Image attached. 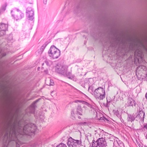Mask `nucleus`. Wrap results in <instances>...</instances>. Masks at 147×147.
<instances>
[{
	"label": "nucleus",
	"instance_id": "f257e3e1",
	"mask_svg": "<svg viewBox=\"0 0 147 147\" xmlns=\"http://www.w3.org/2000/svg\"><path fill=\"white\" fill-rule=\"evenodd\" d=\"M5 123L7 126L14 124V136L18 138L20 136L24 134L29 135L30 132H34L36 129V127L34 124H28L24 126L23 128L24 124L21 121L18 122L15 118L13 113L9 111L6 114L5 118Z\"/></svg>",
	"mask_w": 147,
	"mask_h": 147
},
{
	"label": "nucleus",
	"instance_id": "f03ea898",
	"mask_svg": "<svg viewBox=\"0 0 147 147\" xmlns=\"http://www.w3.org/2000/svg\"><path fill=\"white\" fill-rule=\"evenodd\" d=\"M0 90L7 99L8 108L10 109H17L19 108L20 103L19 101H16L10 86L0 83Z\"/></svg>",
	"mask_w": 147,
	"mask_h": 147
},
{
	"label": "nucleus",
	"instance_id": "7ed1b4c3",
	"mask_svg": "<svg viewBox=\"0 0 147 147\" xmlns=\"http://www.w3.org/2000/svg\"><path fill=\"white\" fill-rule=\"evenodd\" d=\"M14 124L11 125L9 127L5 123V125L2 129L1 134L2 135L4 134L3 137V147H7L9 142L11 141H16L18 140L17 138L14 136Z\"/></svg>",
	"mask_w": 147,
	"mask_h": 147
},
{
	"label": "nucleus",
	"instance_id": "20e7f679",
	"mask_svg": "<svg viewBox=\"0 0 147 147\" xmlns=\"http://www.w3.org/2000/svg\"><path fill=\"white\" fill-rule=\"evenodd\" d=\"M94 96L96 99L98 101L102 100L105 97V90L101 87H98L94 91Z\"/></svg>",
	"mask_w": 147,
	"mask_h": 147
},
{
	"label": "nucleus",
	"instance_id": "39448f33",
	"mask_svg": "<svg viewBox=\"0 0 147 147\" xmlns=\"http://www.w3.org/2000/svg\"><path fill=\"white\" fill-rule=\"evenodd\" d=\"M56 71L58 73L64 75L66 76L69 79H73L74 78V76L72 75L70 72H67V67L65 66H61L59 68H57Z\"/></svg>",
	"mask_w": 147,
	"mask_h": 147
},
{
	"label": "nucleus",
	"instance_id": "423d86ee",
	"mask_svg": "<svg viewBox=\"0 0 147 147\" xmlns=\"http://www.w3.org/2000/svg\"><path fill=\"white\" fill-rule=\"evenodd\" d=\"M147 70V68L145 66L143 65L139 66L136 70V75L138 77V76H140L141 78L143 79L144 77L146 76Z\"/></svg>",
	"mask_w": 147,
	"mask_h": 147
},
{
	"label": "nucleus",
	"instance_id": "0eeeda50",
	"mask_svg": "<svg viewBox=\"0 0 147 147\" xmlns=\"http://www.w3.org/2000/svg\"><path fill=\"white\" fill-rule=\"evenodd\" d=\"M49 53L50 54V56L54 59L57 58L60 55V51L54 46L51 47Z\"/></svg>",
	"mask_w": 147,
	"mask_h": 147
},
{
	"label": "nucleus",
	"instance_id": "6e6552de",
	"mask_svg": "<svg viewBox=\"0 0 147 147\" xmlns=\"http://www.w3.org/2000/svg\"><path fill=\"white\" fill-rule=\"evenodd\" d=\"M107 146L105 139L103 138H99L96 141L92 140V147H105Z\"/></svg>",
	"mask_w": 147,
	"mask_h": 147
},
{
	"label": "nucleus",
	"instance_id": "1a4fd4ad",
	"mask_svg": "<svg viewBox=\"0 0 147 147\" xmlns=\"http://www.w3.org/2000/svg\"><path fill=\"white\" fill-rule=\"evenodd\" d=\"M144 109L143 108L142 109V108L139 107V113L137 116L139 118L140 120L144 121V120L145 113L143 110Z\"/></svg>",
	"mask_w": 147,
	"mask_h": 147
},
{
	"label": "nucleus",
	"instance_id": "9d476101",
	"mask_svg": "<svg viewBox=\"0 0 147 147\" xmlns=\"http://www.w3.org/2000/svg\"><path fill=\"white\" fill-rule=\"evenodd\" d=\"M8 27L7 24L3 23H1L0 25V29L2 30V34L0 33V36H2L5 34V31L6 30Z\"/></svg>",
	"mask_w": 147,
	"mask_h": 147
},
{
	"label": "nucleus",
	"instance_id": "9b49d317",
	"mask_svg": "<svg viewBox=\"0 0 147 147\" xmlns=\"http://www.w3.org/2000/svg\"><path fill=\"white\" fill-rule=\"evenodd\" d=\"M26 15L30 20H32L34 19V12L32 10L27 11Z\"/></svg>",
	"mask_w": 147,
	"mask_h": 147
},
{
	"label": "nucleus",
	"instance_id": "f8f14e48",
	"mask_svg": "<svg viewBox=\"0 0 147 147\" xmlns=\"http://www.w3.org/2000/svg\"><path fill=\"white\" fill-rule=\"evenodd\" d=\"M128 106L130 107L135 106L136 105V102L135 100L132 98H129L128 99Z\"/></svg>",
	"mask_w": 147,
	"mask_h": 147
},
{
	"label": "nucleus",
	"instance_id": "ddd939ff",
	"mask_svg": "<svg viewBox=\"0 0 147 147\" xmlns=\"http://www.w3.org/2000/svg\"><path fill=\"white\" fill-rule=\"evenodd\" d=\"M136 42L135 43L134 45H136L137 47H145L143 42L140 40L137 39Z\"/></svg>",
	"mask_w": 147,
	"mask_h": 147
},
{
	"label": "nucleus",
	"instance_id": "4468645a",
	"mask_svg": "<svg viewBox=\"0 0 147 147\" xmlns=\"http://www.w3.org/2000/svg\"><path fill=\"white\" fill-rule=\"evenodd\" d=\"M67 145L69 147H75L74 139L71 138H69L68 140Z\"/></svg>",
	"mask_w": 147,
	"mask_h": 147
},
{
	"label": "nucleus",
	"instance_id": "2eb2a0df",
	"mask_svg": "<svg viewBox=\"0 0 147 147\" xmlns=\"http://www.w3.org/2000/svg\"><path fill=\"white\" fill-rule=\"evenodd\" d=\"M82 111L81 106L78 105L76 109V114L80 115H82Z\"/></svg>",
	"mask_w": 147,
	"mask_h": 147
},
{
	"label": "nucleus",
	"instance_id": "dca6fc26",
	"mask_svg": "<svg viewBox=\"0 0 147 147\" xmlns=\"http://www.w3.org/2000/svg\"><path fill=\"white\" fill-rule=\"evenodd\" d=\"M135 55H136L139 57L140 59H142V51H141L136 50L135 53Z\"/></svg>",
	"mask_w": 147,
	"mask_h": 147
},
{
	"label": "nucleus",
	"instance_id": "f3484780",
	"mask_svg": "<svg viewBox=\"0 0 147 147\" xmlns=\"http://www.w3.org/2000/svg\"><path fill=\"white\" fill-rule=\"evenodd\" d=\"M74 144L75 145V147H76L77 146H79L81 144V140H75L74 139Z\"/></svg>",
	"mask_w": 147,
	"mask_h": 147
},
{
	"label": "nucleus",
	"instance_id": "a211bd4d",
	"mask_svg": "<svg viewBox=\"0 0 147 147\" xmlns=\"http://www.w3.org/2000/svg\"><path fill=\"white\" fill-rule=\"evenodd\" d=\"M135 117L133 115H129L127 118L128 121H134L135 119Z\"/></svg>",
	"mask_w": 147,
	"mask_h": 147
},
{
	"label": "nucleus",
	"instance_id": "6ab92c4d",
	"mask_svg": "<svg viewBox=\"0 0 147 147\" xmlns=\"http://www.w3.org/2000/svg\"><path fill=\"white\" fill-rule=\"evenodd\" d=\"M76 114H77L76 113H75L74 110H72L71 112V115L72 118L73 119H76Z\"/></svg>",
	"mask_w": 147,
	"mask_h": 147
},
{
	"label": "nucleus",
	"instance_id": "aec40b11",
	"mask_svg": "<svg viewBox=\"0 0 147 147\" xmlns=\"http://www.w3.org/2000/svg\"><path fill=\"white\" fill-rule=\"evenodd\" d=\"M45 63L46 64V65L48 66H50L52 64V62L50 61H45Z\"/></svg>",
	"mask_w": 147,
	"mask_h": 147
},
{
	"label": "nucleus",
	"instance_id": "412c9836",
	"mask_svg": "<svg viewBox=\"0 0 147 147\" xmlns=\"http://www.w3.org/2000/svg\"><path fill=\"white\" fill-rule=\"evenodd\" d=\"M49 85L50 86H53L54 84V82L53 80H50V81L48 82H47V84L49 85Z\"/></svg>",
	"mask_w": 147,
	"mask_h": 147
},
{
	"label": "nucleus",
	"instance_id": "4be33fe9",
	"mask_svg": "<svg viewBox=\"0 0 147 147\" xmlns=\"http://www.w3.org/2000/svg\"><path fill=\"white\" fill-rule=\"evenodd\" d=\"M56 147H67V146L63 143H61L57 145Z\"/></svg>",
	"mask_w": 147,
	"mask_h": 147
},
{
	"label": "nucleus",
	"instance_id": "5701e85b",
	"mask_svg": "<svg viewBox=\"0 0 147 147\" xmlns=\"http://www.w3.org/2000/svg\"><path fill=\"white\" fill-rule=\"evenodd\" d=\"M39 99H38V100H36V101H34L31 105V107L33 108H34L35 107V104L36 103V102H38V101H39Z\"/></svg>",
	"mask_w": 147,
	"mask_h": 147
},
{
	"label": "nucleus",
	"instance_id": "b1692460",
	"mask_svg": "<svg viewBox=\"0 0 147 147\" xmlns=\"http://www.w3.org/2000/svg\"><path fill=\"white\" fill-rule=\"evenodd\" d=\"M82 103L83 104H85V105H86L88 106V107H90L91 106V105L89 104L88 103V102H86L83 101L82 102Z\"/></svg>",
	"mask_w": 147,
	"mask_h": 147
},
{
	"label": "nucleus",
	"instance_id": "393cba45",
	"mask_svg": "<svg viewBox=\"0 0 147 147\" xmlns=\"http://www.w3.org/2000/svg\"><path fill=\"white\" fill-rule=\"evenodd\" d=\"M114 113L117 116H118V115H119V113H118V111H115L114 112Z\"/></svg>",
	"mask_w": 147,
	"mask_h": 147
},
{
	"label": "nucleus",
	"instance_id": "a878e982",
	"mask_svg": "<svg viewBox=\"0 0 147 147\" xmlns=\"http://www.w3.org/2000/svg\"><path fill=\"white\" fill-rule=\"evenodd\" d=\"M104 119H106V120H107V119H106L105 118H104V117H100V120H104Z\"/></svg>",
	"mask_w": 147,
	"mask_h": 147
},
{
	"label": "nucleus",
	"instance_id": "bb28decb",
	"mask_svg": "<svg viewBox=\"0 0 147 147\" xmlns=\"http://www.w3.org/2000/svg\"><path fill=\"white\" fill-rule=\"evenodd\" d=\"M16 147H20L19 144L17 143V142H16Z\"/></svg>",
	"mask_w": 147,
	"mask_h": 147
},
{
	"label": "nucleus",
	"instance_id": "cd10ccee",
	"mask_svg": "<svg viewBox=\"0 0 147 147\" xmlns=\"http://www.w3.org/2000/svg\"><path fill=\"white\" fill-rule=\"evenodd\" d=\"M6 54L5 53H3V54H2V57H3L4 56H5L6 55Z\"/></svg>",
	"mask_w": 147,
	"mask_h": 147
},
{
	"label": "nucleus",
	"instance_id": "c85d7f7f",
	"mask_svg": "<svg viewBox=\"0 0 147 147\" xmlns=\"http://www.w3.org/2000/svg\"><path fill=\"white\" fill-rule=\"evenodd\" d=\"M79 101V100H76L74 101V102L75 103H77Z\"/></svg>",
	"mask_w": 147,
	"mask_h": 147
},
{
	"label": "nucleus",
	"instance_id": "c756f323",
	"mask_svg": "<svg viewBox=\"0 0 147 147\" xmlns=\"http://www.w3.org/2000/svg\"><path fill=\"white\" fill-rule=\"evenodd\" d=\"M144 127L146 129H147V124L145 125Z\"/></svg>",
	"mask_w": 147,
	"mask_h": 147
},
{
	"label": "nucleus",
	"instance_id": "7c9ffc66",
	"mask_svg": "<svg viewBox=\"0 0 147 147\" xmlns=\"http://www.w3.org/2000/svg\"><path fill=\"white\" fill-rule=\"evenodd\" d=\"M145 97L146 99H147V92L146 93L145 95Z\"/></svg>",
	"mask_w": 147,
	"mask_h": 147
},
{
	"label": "nucleus",
	"instance_id": "2f4dec72",
	"mask_svg": "<svg viewBox=\"0 0 147 147\" xmlns=\"http://www.w3.org/2000/svg\"><path fill=\"white\" fill-rule=\"evenodd\" d=\"M22 17V16H21L20 18H18V19H16V20H18V19H21Z\"/></svg>",
	"mask_w": 147,
	"mask_h": 147
},
{
	"label": "nucleus",
	"instance_id": "473e14b6",
	"mask_svg": "<svg viewBox=\"0 0 147 147\" xmlns=\"http://www.w3.org/2000/svg\"><path fill=\"white\" fill-rule=\"evenodd\" d=\"M0 33L2 34V30L0 29Z\"/></svg>",
	"mask_w": 147,
	"mask_h": 147
},
{
	"label": "nucleus",
	"instance_id": "72a5a7b5",
	"mask_svg": "<svg viewBox=\"0 0 147 147\" xmlns=\"http://www.w3.org/2000/svg\"><path fill=\"white\" fill-rule=\"evenodd\" d=\"M111 45L112 46V47H115V45H114L113 44H111Z\"/></svg>",
	"mask_w": 147,
	"mask_h": 147
},
{
	"label": "nucleus",
	"instance_id": "f704fd0d",
	"mask_svg": "<svg viewBox=\"0 0 147 147\" xmlns=\"http://www.w3.org/2000/svg\"><path fill=\"white\" fill-rule=\"evenodd\" d=\"M82 102V100H79V101L78 102Z\"/></svg>",
	"mask_w": 147,
	"mask_h": 147
},
{
	"label": "nucleus",
	"instance_id": "c9c22d12",
	"mask_svg": "<svg viewBox=\"0 0 147 147\" xmlns=\"http://www.w3.org/2000/svg\"><path fill=\"white\" fill-rule=\"evenodd\" d=\"M78 118L79 119H81V118L80 117V116H78Z\"/></svg>",
	"mask_w": 147,
	"mask_h": 147
},
{
	"label": "nucleus",
	"instance_id": "e433bc0d",
	"mask_svg": "<svg viewBox=\"0 0 147 147\" xmlns=\"http://www.w3.org/2000/svg\"><path fill=\"white\" fill-rule=\"evenodd\" d=\"M86 122H84V123H82V124H86Z\"/></svg>",
	"mask_w": 147,
	"mask_h": 147
},
{
	"label": "nucleus",
	"instance_id": "4c0bfd02",
	"mask_svg": "<svg viewBox=\"0 0 147 147\" xmlns=\"http://www.w3.org/2000/svg\"><path fill=\"white\" fill-rule=\"evenodd\" d=\"M137 60H138V61H139V58H138V59H137Z\"/></svg>",
	"mask_w": 147,
	"mask_h": 147
},
{
	"label": "nucleus",
	"instance_id": "58836bf2",
	"mask_svg": "<svg viewBox=\"0 0 147 147\" xmlns=\"http://www.w3.org/2000/svg\"><path fill=\"white\" fill-rule=\"evenodd\" d=\"M44 63H43L42 64V65H44Z\"/></svg>",
	"mask_w": 147,
	"mask_h": 147
},
{
	"label": "nucleus",
	"instance_id": "ea45409f",
	"mask_svg": "<svg viewBox=\"0 0 147 147\" xmlns=\"http://www.w3.org/2000/svg\"><path fill=\"white\" fill-rule=\"evenodd\" d=\"M90 88V87L89 86V87H88V90Z\"/></svg>",
	"mask_w": 147,
	"mask_h": 147
},
{
	"label": "nucleus",
	"instance_id": "a19ab883",
	"mask_svg": "<svg viewBox=\"0 0 147 147\" xmlns=\"http://www.w3.org/2000/svg\"><path fill=\"white\" fill-rule=\"evenodd\" d=\"M107 102H108V101L107 100Z\"/></svg>",
	"mask_w": 147,
	"mask_h": 147
}]
</instances>
